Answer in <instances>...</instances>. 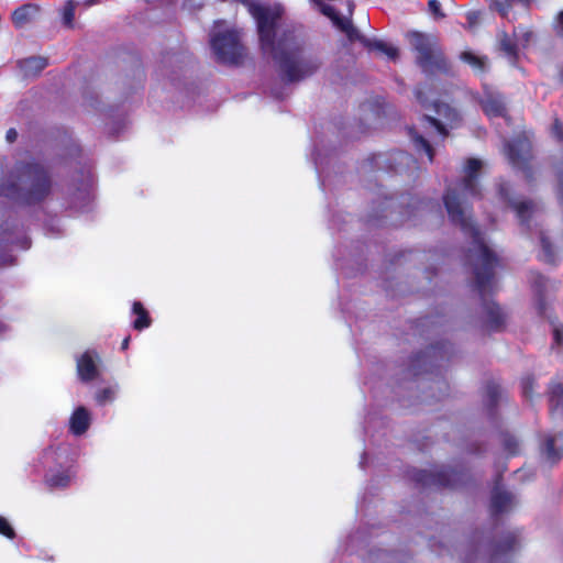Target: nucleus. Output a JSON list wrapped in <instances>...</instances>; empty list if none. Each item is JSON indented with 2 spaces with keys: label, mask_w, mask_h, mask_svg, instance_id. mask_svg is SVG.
<instances>
[{
  "label": "nucleus",
  "mask_w": 563,
  "mask_h": 563,
  "mask_svg": "<svg viewBox=\"0 0 563 563\" xmlns=\"http://www.w3.org/2000/svg\"><path fill=\"white\" fill-rule=\"evenodd\" d=\"M558 24L560 27V32L563 34V11L560 12V14L558 15Z\"/></svg>",
  "instance_id": "nucleus-41"
},
{
  "label": "nucleus",
  "mask_w": 563,
  "mask_h": 563,
  "mask_svg": "<svg viewBox=\"0 0 563 563\" xmlns=\"http://www.w3.org/2000/svg\"><path fill=\"white\" fill-rule=\"evenodd\" d=\"M463 62L467 63L476 73H484L486 70L487 59L478 56L472 52H463L461 54Z\"/></svg>",
  "instance_id": "nucleus-19"
},
{
  "label": "nucleus",
  "mask_w": 563,
  "mask_h": 563,
  "mask_svg": "<svg viewBox=\"0 0 563 563\" xmlns=\"http://www.w3.org/2000/svg\"><path fill=\"white\" fill-rule=\"evenodd\" d=\"M553 336H554V342L558 345L563 344V329L562 328L554 325L553 327Z\"/></svg>",
  "instance_id": "nucleus-34"
},
{
  "label": "nucleus",
  "mask_w": 563,
  "mask_h": 563,
  "mask_svg": "<svg viewBox=\"0 0 563 563\" xmlns=\"http://www.w3.org/2000/svg\"><path fill=\"white\" fill-rule=\"evenodd\" d=\"M99 2H100V0H85V1L82 2V4H84L85 7H91V5H95V4L99 3Z\"/></svg>",
  "instance_id": "nucleus-43"
},
{
  "label": "nucleus",
  "mask_w": 563,
  "mask_h": 563,
  "mask_svg": "<svg viewBox=\"0 0 563 563\" xmlns=\"http://www.w3.org/2000/svg\"><path fill=\"white\" fill-rule=\"evenodd\" d=\"M509 192L510 186L508 184H501L499 186L500 197L506 200L516 211L521 225L530 229L531 223L539 219L542 212V208L537 202L531 200H516L510 197Z\"/></svg>",
  "instance_id": "nucleus-6"
},
{
  "label": "nucleus",
  "mask_w": 563,
  "mask_h": 563,
  "mask_svg": "<svg viewBox=\"0 0 563 563\" xmlns=\"http://www.w3.org/2000/svg\"><path fill=\"white\" fill-rule=\"evenodd\" d=\"M515 505V497L499 487H496L492 494L490 507L494 514L508 511Z\"/></svg>",
  "instance_id": "nucleus-13"
},
{
  "label": "nucleus",
  "mask_w": 563,
  "mask_h": 563,
  "mask_svg": "<svg viewBox=\"0 0 563 563\" xmlns=\"http://www.w3.org/2000/svg\"><path fill=\"white\" fill-rule=\"evenodd\" d=\"M559 199L563 205V175H559Z\"/></svg>",
  "instance_id": "nucleus-39"
},
{
  "label": "nucleus",
  "mask_w": 563,
  "mask_h": 563,
  "mask_svg": "<svg viewBox=\"0 0 563 563\" xmlns=\"http://www.w3.org/2000/svg\"><path fill=\"white\" fill-rule=\"evenodd\" d=\"M416 97H417V99H418L422 104H424V103H426V100H424V99H423V97H422V91H421V89H419V88H418V89L416 90Z\"/></svg>",
  "instance_id": "nucleus-42"
},
{
  "label": "nucleus",
  "mask_w": 563,
  "mask_h": 563,
  "mask_svg": "<svg viewBox=\"0 0 563 563\" xmlns=\"http://www.w3.org/2000/svg\"><path fill=\"white\" fill-rule=\"evenodd\" d=\"M119 393V385L114 384L112 386L102 388L98 390L95 395V399L98 405L103 406L108 402H112Z\"/></svg>",
  "instance_id": "nucleus-21"
},
{
  "label": "nucleus",
  "mask_w": 563,
  "mask_h": 563,
  "mask_svg": "<svg viewBox=\"0 0 563 563\" xmlns=\"http://www.w3.org/2000/svg\"><path fill=\"white\" fill-rule=\"evenodd\" d=\"M531 0H505V3L501 1H495L494 8L501 14L506 15L508 13V9L512 3H521L528 4Z\"/></svg>",
  "instance_id": "nucleus-28"
},
{
  "label": "nucleus",
  "mask_w": 563,
  "mask_h": 563,
  "mask_svg": "<svg viewBox=\"0 0 563 563\" xmlns=\"http://www.w3.org/2000/svg\"><path fill=\"white\" fill-rule=\"evenodd\" d=\"M555 442H556L555 435H553V437L549 435L545 439L544 453H545L547 459L551 463L558 462L562 456V451H561V449L555 448Z\"/></svg>",
  "instance_id": "nucleus-23"
},
{
  "label": "nucleus",
  "mask_w": 563,
  "mask_h": 563,
  "mask_svg": "<svg viewBox=\"0 0 563 563\" xmlns=\"http://www.w3.org/2000/svg\"><path fill=\"white\" fill-rule=\"evenodd\" d=\"M560 79L563 82V70L560 73Z\"/></svg>",
  "instance_id": "nucleus-46"
},
{
  "label": "nucleus",
  "mask_w": 563,
  "mask_h": 563,
  "mask_svg": "<svg viewBox=\"0 0 563 563\" xmlns=\"http://www.w3.org/2000/svg\"><path fill=\"white\" fill-rule=\"evenodd\" d=\"M487 394L492 404L497 402L498 398L501 397L500 388L496 385L488 386Z\"/></svg>",
  "instance_id": "nucleus-33"
},
{
  "label": "nucleus",
  "mask_w": 563,
  "mask_h": 563,
  "mask_svg": "<svg viewBox=\"0 0 563 563\" xmlns=\"http://www.w3.org/2000/svg\"><path fill=\"white\" fill-rule=\"evenodd\" d=\"M18 132L14 129H10L7 131L5 139L9 143H12L16 140Z\"/></svg>",
  "instance_id": "nucleus-38"
},
{
  "label": "nucleus",
  "mask_w": 563,
  "mask_h": 563,
  "mask_svg": "<svg viewBox=\"0 0 563 563\" xmlns=\"http://www.w3.org/2000/svg\"><path fill=\"white\" fill-rule=\"evenodd\" d=\"M534 380L531 377H526L521 382L522 394L526 398L531 397Z\"/></svg>",
  "instance_id": "nucleus-31"
},
{
  "label": "nucleus",
  "mask_w": 563,
  "mask_h": 563,
  "mask_svg": "<svg viewBox=\"0 0 563 563\" xmlns=\"http://www.w3.org/2000/svg\"><path fill=\"white\" fill-rule=\"evenodd\" d=\"M514 37L516 38L520 49H525L533 41L534 35L529 29L519 26L514 30Z\"/></svg>",
  "instance_id": "nucleus-24"
},
{
  "label": "nucleus",
  "mask_w": 563,
  "mask_h": 563,
  "mask_svg": "<svg viewBox=\"0 0 563 563\" xmlns=\"http://www.w3.org/2000/svg\"><path fill=\"white\" fill-rule=\"evenodd\" d=\"M429 9L432 13L437 15H442L441 13V4L438 0H430L429 1Z\"/></svg>",
  "instance_id": "nucleus-36"
},
{
  "label": "nucleus",
  "mask_w": 563,
  "mask_h": 563,
  "mask_svg": "<svg viewBox=\"0 0 563 563\" xmlns=\"http://www.w3.org/2000/svg\"><path fill=\"white\" fill-rule=\"evenodd\" d=\"M484 112L490 117H503L505 114V102L500 95L486 92L481 101Z\"/></svg>",
  "instance_id": "nucleus-12"
},
{
  "label": "nucleus",
  "mask_w": 563,
  "mask_h": 563,
  "mask_svg": "<svg viewBox=\"0 0 563 563\" xmlns=\"http://www.w3.org/2000/svg\"><path fill=\"white\" fill-rule=\"evenodd\" d=\"M99 361L95 351H87L77 358V373L82 382H90L99 376Z\"/></svg>",
  "instance_id": "nucleus-8"
},
{
  "label": "nucleus",
  "mask_w": 563,
  "mask_h": 563,
  "mask_svg": "<svg viewBox=\"0 0 563 563\" xmlns=\"http://www.w3.org/2000/svg\"><path fill=\"white\" fill-rule=\"evenodd\" d=\"M517 539L514 534H507L500 544L497 547L496 552L492 559L493 563H497L500 555L508 553L516 548Z\"/></svg>",
  "instance_id": "nucleus-22"
},
{
  "label": "nucleus",
  "mask_w": 563,
  "mask_h": 563,
  "mask_svg": "<svg viewBox=\"0 0 563 563\" xmlns=\"http://www.w3.org/2000/svg\"><path fill=\"white\" fill-rule=\"evenodd\" d=\"M92 201L91 186L86 183L78 188L70 200V207L78 211H88Z\"/></svg>",
  "instance_id": "nucleus-14"
},
{
  "label": "nucleus",
  "mask_w": 563,
  "mask_h": 563,
  "mask_svg": "<svg viewBox=\"0 0 563 563\" xmlns=\"http://www.w3.org/2000/svg\"><path fill=\"white\" fill-rule=\"evenodd\" d=\"M505 445H506V449L508 450V452L510 454H515L516 453L517 440L515 438L506 439Z\"/></svg>",
  "instance_id": "nucleus-35"
},
{
  "label": "nucleus",
  "mask_w": 563,
  "mask_h": 563,
  "mask_svg": "<svg viewBox=\"0 0 563 563\" xmlns=\"http://www.w3.org/2000/svg\"><path fill=\"white\" fill-rule=\"evenodd\" d=\"M91 424V413L84 407L79 406L74 410L69 418V430L75 435H82Z\"/></svg>",
  "instance_id": "nucleus-9"
},
{
  "label": "nucleus",
  "mask_w": 563,
  "mask_h": 563,
  "mask_svg": "<svg viewBox=\"0 0 563 563\" xmlns=\"http://www.w3.org/2000/svg\"><path fill=\"white\" fill-rule=\"evenodd\" d=\"M74 473L69 470H51L46 475V483L52 488H64L69 485Z\"/></svg>",
  "instance_id": "nucleus-16"
},
{
  "label": "nucleus",
  "mask_w": 563,
  "mask_h": 563,
  "mask_svg": "<svg viewBox=\"0 0 563 563\" xmlns=\"http://www.w3.org/2000/svg\"><path fill=\"white\" fill-rule=\"evenodd\" d=\"M0 534L13 539L15 536L14 529L10 522L2 516H0Z\"/></svg>",
  "instance_id": "nucleus-29"
},
{
  "label": "nucleus",
  "mask_w": 563,
  "mask_h": 563,
  "mask_svg": "<svg viewBox=\"0 0 563 563\" xmlns=\"http://www.w3.org/2000/svg\"><path fill=\"white\" fill-rule=\"evenodd\" d=\"M397 156H398V159H399L401 163L409 162V161H411V159H412V158H411V156H409L408 154L402 153V152L398 153V154H397Z\"/></svg>",
  "instance_id": "nucleus-40"
},
{
  "label": "nucleus",
  "mask_w": 563,
  "mask_h": 563,
  "mask_svg": "<svg viewBox=\"0 0 563 563\" xmlns=\"http://www.w3.org/2000/svg\"><path fill=\"white\" fill-rule=\"evenodd\" d=\"M46 65L47 62L43 57H30L19 63V66L24 76H35L42 71Z\"/></svg>",
  "instance_id": "nucleus-17"
},
{
  "label": "nucleus",
  "mask_w": 563,
  "mask_h": 563,
  "mask_svg": "<svg viewBox=\"0 0 563 563\" xmlns=\"http://www.w3.org/2000/svg\"><path fill=\"white\" fill-rule=\"evenodd\" d=\"M530 283L536 292V305L540 313L544 312V299L543 292H547L554 288V285L550 283L545 277L540 274L532 273L530 275Z\"/></svg>",
  "instance_id": "nucleus-11"
},
{
  "label": "nucleus",
  "mask_w": 563,
  "mask_h": 563,
  "mask_svg": "<svg viewBox=\"0 0 563 563\" xmlns=\"http://www.w3.org/2000/svg\"><path fill=\"white\" fill-rule=\"evenodd\" d=\"M487 312H488L489 321L494 327H499L503 323L504 317H503L501 309L498 306H496V305L488 306Z\"/></svg>",
  "instance_id": "nucleus-27"
},
{
  "label": "nucleus",
  "mask_w": 563,
  "mask_h": 563,
  "mask_svg": "<svg viewBox=\"0 0 563 563\" xmlns=\"http://www.w3.org/2000/svg\"><path fill=\"white\" fill-rule=\"evenodd\" d=\"M483 162L476 158L467 159L464 166V177L461 184V195L454 190H449L444 196V205L449 217L455 224L468 233L472 238V249L470 250V261L473 266L476 285L481 292L490 288L494 278V268L498 264V258L494 251L487 244L484 235L473 224L466 197H476L479 192L477 178Z\"/></svg>",
  "instance_id": "nucleus-1"
},
{
  "label": "nucleus",
  "mask_w": 563,
  "mask_h": 563,
  "mask_svg": "<svg viewBox=\"0 0 563 563\" xmlns=\"http://www.w3.org/2000/svg\"><path fill=\"white\" fill-rule=\"evenodd\" d=\"M132 311L136 314V319L133 321V327L136 330H143L151 325V318L140 301H134Z\"/></svg>",
  "instance_id": "nucleus-18"
},
{
  "label": "nucleus",
  "mask_w": 563,
  "mask_h": 563,
  "mask_svg": "<svg viewBox=\"0 0 563 563\" xmlns=\"http://www.w3.org/2000/svg\"><path fill=\"white\" fill-rule=\"evenodd\" d=\"M505 154L514 167L525 168L530 157V143L526 139L507 143Z\"/></svg>",
  "instance_id": "nucleus-7"
},
{
  "label": "nucleus",
  "mask_w": 563,
  "mask_h": 563,
  "mask_svg": "<svg viewBox=\"0 0 563 563\" xmlns=\"http://www.w3.org/2000/svg\"><path fill=\"white\" fill-rule=\"evenodd\" d=\"M16 186L20 200L25 203H35L49 194L51 179L43 166L29 164L22 168Z\"/></svg>",
  "instance_id": "nucleus-4"
},
{
  "label": "nucleus",
  "mask_w": 563,
  "mask_h": 563,
  "mask_svg": "<svg viewBox=\"0 0 563 563\" xmlns=\"http://www.w3.org/2000/svg\"><path fill=\"white\" fill-rule=\"evenodd\" d=\"M53 455H54V452L53 451H49L46 453V459H53Z\"/></svg>",
  "instance_id": "nucleus-45"
},
{
  "label": "nucleus",
  "mask_w": 563,
  "mask_h": 563,
  "mask_svg": "<svg viewBox=\"0 0 563 563\" xmlns=\"http://www.w3.org/2000/svg\"><path fill=\"white\" fill-rule=\"evenodd\" d=\"M408 41L417 52V63L424 73L445 69V58L434 36L411 32L408 34Z\"/></svg>",
  "instance_id": "nucleus-5"
},
{
  "label": "nucleus",
  "mask_w": 563,
  "mask_h": 563,
  "mask_svg": "<svg viewBox=\"0 0 563 563\" xmlns=\"http://www.w3.org/2000/svg\"><path fill=\"white\" fill-rule=\"evenodd\" d=\"M550 400L552 411L563 417V384H556L552 387Z\"/></svg>",
  "instance_id": "nucleus-20"
},
{
  "label": "nucleus",
  "mask_w": 563,
  "mask_h": 563,
  "mask_svg": "<svg viewBox=\"0 0 563 563\" xmlns=\"http://www.w3.org/2000/svg\"><path fill=\"white\" fill-rule=\"evenodd\" d=\"M38 7L36 4L27 3L18 8L13 14L12 20L16 27H22L32 22L38 14Z\"/></svg>",
  "instance_id": "nucleus-15"
},
{
  "label": "nucleus",
  "mask_w": 563,
  "mask_h": 563,
  "mask_svg": "<svg viewBox=\"0 0 563 563\" xmlns=\"http://www.w3.org/2000/svg\"><path fill=\"white\" fill-rule=\"evenodd\" d=\"M77 4H78V2H76L74 0H68L66 5L63 9V13H62L63 23L67 27H73V25H74L75 9H76Z\"/></svg>",
  "instance_id": "nucleus-26"
},
{
  "label": "nucleus",
  "mask_w": 563,
  "mask_h": 563,
  "mask_svg": "<svg viewBox=\"0 0 563 563\" xmlns=\"http://www.w3.org/2000/svg\"><path fill=\"white\" fill-rule=\"evenodd\" d=\"M541 246H542V251H543V260L549 263L553 262L554 256L551 251V244L548 241V239L544 238L543 235L541 236Z\"/></svg>",
  "instance_id": "nucleus-30"
},
{
  "label": "nucleus",
  "mask_w": 563,
  "mask_h": 563,
  "mask_svg": "<svg viewBox=\"0 0 563 563\" xmlns=\"http://www.w3.org/2000/svg\"><path fill=\"white\" fill-rule=\"evenodd\" d=\"M211 49L218 62L236 65L244 57L240 31L228 27L224 21H217L210 35Z\"/></svg>",
  "instance_id": "nucleus-3"
},
{
  "label": "nucleus",
  "mask_w": 563,
  "mask_h": 563,
  "mask_svg": "<svg viewBox=\"0 0 563 563\" xmlns=\"http://www.w3.org/2000/svg\"><path fill=\"white\" fill-rule=\"evenodd\" d=\"M129 341H130V338H125V339L123 340L122 345H121L122 350L128 349V346H129Z\"/></svg>",
  "instance_id": "nucleus-44"
},
{
  "label": "nucleus",
  "mask_w": 563,
  "mask_h": 563,
  "mask_svg": "<svg viewBox=\"0 0 563 563\" xmlns=\"http://www.w3.org/2000/svg\"><path fill=\"white\" fill-rule=\"evenodd\" d=\"M465 16H466V21H467V26L470 29H473L474 26H476L478 24L481 13L478 11H468Z\"/></svg>",
  "instance_id": "nucleus-32"
},
{
  "label": "nucleus",
  "mask_w": 563,
  "mask_h": 563,
  "mask_svg": "<svg viewBox=\"0 0 563 563\" xmlns=\"http://www.w3.org/2000/svg\"><path fill=\"white\" fill-rule=\"evenodd\" d=\"M369 47L372 49H376V51L387 55L391 59H395L398 56V49L391 45H388L387 43H385L383 41H374L369 44Z\"/></svg>",
  "instance_id": "nucleus-25"
},
{
  "label": "nucleus",
  "mask_w": 563,
  "mask_h": 563,
  "mask_svg": "<svg viewBox=\"0 0 563 563\" xmlns=\"http://www.w3.org/2000/svg\"><path fill=\"white\" fill-rule=\"evenodd\" d=\"M499 48L511 66H516L520 57V47L512 35L503 32L498 35Z\"/></svg>",
  "instance_id": "nucleus-10"
},
{
  "label": "nucleus",
  "mask_w": 563,
  "mask_h": 563,
  "mask_svg": "<svg viewBox=\"0 0 563 563\" xmlns=\"http://www.w3.org/2000/svg\"><path fill=\"white\" fill-rule=\"evenodd\" d=\"M552 133L559 140L563 139V126H562V124L558 120L554 122V125H553V129H552Z\"/></svg>",
  "instance_id": "nucleus-37"
},
{
  "label": "nucleus",
  "mask_w": 563,
  "mask_h": 563,
  "mask_svg": "<svg viewBox=\"0 0 563 563\" xmlns=\"http://www.w3.org/2000/svg\"><path fill=\"white\" fill-rule=\"evenodd\" d=\"M434 108L438 118L424 115L422 119V124L428 131L420 133L416 128L409 129V135L416 148L423 151L429 162L433 159V150L427 136H431V132L437 133L439 136H444L446 134V126L453 128L460 121L459 112L451 106L443 102H435Z\"/></svg>",
  "instance_id": "nucleus-2"
}]
</instances>
